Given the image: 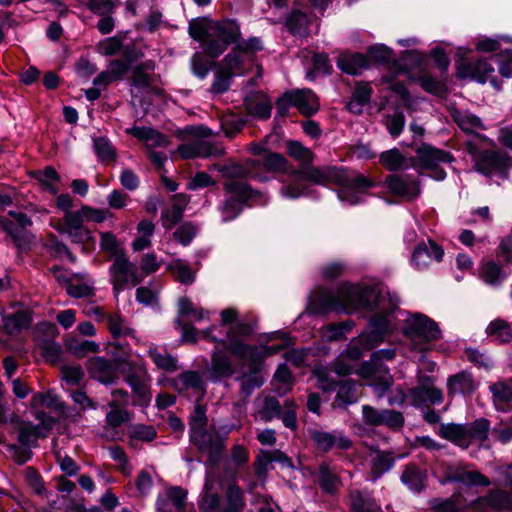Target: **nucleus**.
Returning <instances> with one entry per match:
<instances>
[{
	"instance_id": "1",
	"label": "nucleus",
	"mask_w": 512,
	"mask_h": 512,
	"mask_svg": "<svg viewBox=\"0 0 512 512\" xmlns=\"http://www.w3.org/2000/svg\"><path fill=\"white\" fill-rule=\"evenodd\" d=\"M379 295L366 285L342 283L336 289L319 288L310 298L312 314L329 312L353 313L360 308L373 309L379 305Z\"/></svg>"
},
{
	"instance_id": "2",
	"label": "nucleus",
	"mask_w": 512,
	"mask_h": 512,
	"mask_svg": "<svg viewBox=\"0 0 512 512\" xmlns=\"http://www.w3.org/2000/svg\"><path fill=\"white\" fill-rule=\"evenodd\" d=\"M291 176L318 185L335 184L351 190H363L374 185L364 175L343 167H315L310 164L300 169H291Z\"/></svg>"
},
{
	"instance_id": "3",
	"label": "nucleus",
	"mask_w": 512,
	"mask_h": 512,
	"mask_svg": "<svg viewBox=\"0 0 512 512\" xmlns=\"http://www.w3.org/2000/svg\"><path fill=\"white\" fill-rule=\"evenodd\" d=\"M208 418L206 409L202 405H196L189 421L190 442L199 452L208 455L207 463L216 465L224 451V439H221L214 430L207 429Z\"/></svg>"
},
{
	"instance_id": "4",
	"label": "nucleus",
	"mask_w": 512,
	"mask_h": 512,
	"mask_svg": "<svg viewBox=\"0 0 512 512\" xmlns=\"http://www.w3.org/2000/svg\"><path fill=\"white\" fill-rule=\"evenodd\" d=\"M113 214L109 209H98L83 205L75 213H67L64 224H58L55 228L59 233L65 234L72 243L82 245L86 251L85 244L93 239L91 230L84 226V222L102 223Z\"/></svg>"
},
{
	"instance_id": "5",
	"label": "nucleus",
	"mask_w": 512,
	"mask_h": 512,
	"mask_svg": "<svg viewBox=\"0 0 512 512\" xmlns=\"http://www.w3.org/2000/svg\"><path fill=\"white\" fill-rule=\"evenodd\" d=\"M209 32V39L203 44V52L211 58H218L230 45L235 46L243 40L241 26L234 19L210 22Z\"/></svg>"
},
{
	"instance_id": "6",
	"label": "nucleus",
	"mask_w": 512,
	"mask_h": 512,
	"mask_svg": "<svg viewBox=\"0 0 512 512\" xmlns=\"http://www.w3.org/2000/svg\"><path fill=\"white\" fill-rule=\"evenodd\" d=\"M466 149L472 157L474 169L487 176L507 178L512 168V157L501 150H480L471 141L466 142Z\"/></svg>"
},
{
	"instance_id": "7",
	"label": "nucleus",
	"mask_w": 512,
	"mask_h": 512,
	"mask_svg": "<svg viewBox=\"0 0 512 512\" xmlns=\"http://www.w3.org/2000/svg\"><path fill=\"white\" fill-rule=\"evenodd\" d=\"M264 49L260 37L252 36L241 40L221 61V66L233 75L241 73L245 65L254 61L256 53Z\"/></svg>"
},
{
	"instance_id": "8",
	"label": "nucleus",
	"mask_w": 512,
	"mask_h": 512,
	"mask_svg": "<svg viewBox=\"0 0 512 512\" xmlns=\"http://www.w3.org/2000/svg\"><path fill=\"white\" fill-rule=\"evenodd\" d=\"M197 134L198 137L190 139L178 147V152L183 159L221 156L224 153L222 146L206 139L212 135L209 128L199 127Z\"/></svg>"
},
{
	"instance_id": "9",
	"label": "nucleus",
	"mask_w": 512,
	"mask_h": 512,
	"mask_svg": "<svg viewBox=\"0 0 512 512\" xmlns=\"http://www.w3.org/2000/svg\"><path fill=\"white\" fill-rule=\"evenodd\" d=\"M108 273L116 294L127 288L135 287L142 281L136 265L127 256H120L114 259Z\"/></svg>"
},
{
	"instance_id": "10",
	"label": "nucleus",
	"mask_w": 512,
	"mask_h": 512,
	"mask_svg": "<svg viewBox=\"0 0 512 512\" xmlns=\"http://www.w3.org/2000/svg\"><path fill=\"white\" fill-rule=\"evenodd\" d=\"M290 106L296 107L305 116L316 113L320 107L317 96L310 89L286 92L276 102V108L280 115H285Z\"/></svg>"
},
{
	"instance_id": "11",
	"label": "nucleus",
	"mask_w": 512,
	"mask_h": 512,
	"mask_svg": "<svg viewBox=\"0 0 512 512\" xmlns=\"http://www.w3.org/2000/svg\"><path fill=\"white\" fill-rule=\"evenodd\" d=\"M453 157L448 152L435 149L427 144H421L418 147V168L421 167L429 172L427 176L435 180H443L446 172L440 164L451 163Z\"/></svg>"
},
{
	"instance_id": "12",
	"label": "nucleus",
	"mask_w": 512,
	"mask_h": 512,
	"mask_svg": "<svg viewBox=\"0 0 512 512\" xmlns=\"http://www.w3.org/2000/svg\"><path fill=\"white\" fill-rule=\"evenodd\" d=\"M126 383L132 390V404L147 407L152 400L150 391L151 378L143 365H136L125 375Z\"/></svg>"
},
{
	"instance_id": "13",
	"label": "nucleus",
	"mask_w": 512,
	"mask_h": 512,
	"mask_svg": "<svg viewBox=\"0 0 512 512\" xmlns=\"http://www.w3.org/2000/svg\"><path fill=\"white\" fill-rule=\"evenodd\" d=\"M221 326L227 327L226 339L227 349L232 353V346L235 342H244L243 338L253 333L251 324L238 319V311L235 308H227L221 311Z\"/></svg>"
},
{
	"instance_id": "14",
	"label": "nucleus",
	"mask_w": 512,
	"mask_h": 512,
	"mask_svg": "<svg viewBox=\"0 0 512 512\" xmlns=\"http://www.w3.org/2000/svg\"><path fill=\"white\" fill-rule=\"evenodd\" d=\"M282 349V346H265L262 348L248 345L245 342H235L232 346V354L243 361L249 362V371L258 372L262 360Z\"/></svg>"
},
{
	"instance_id": "15",
	"label": "nucleus",
	"mask_w": 512,
	"mask_h": 512,
	"mask_svg": "<svg viewBox=\"0 0 512 512\" xmlns=\"http://www.w3.org/2000/svg\"><path fill=\"white\" fill-rule=\"evenodd\" d=\"M442 339V331L437 322L418 313V352L432 351Z\"/></svg>"
},
{
	"instance_id": "16",
	"label": "nucleus",
	"mask_w": 512,
	"mask_h": 512,
	"mask_svg": "<svg viewBox=\"0 0 512 512\" xmlns=\"http://www.w3.org/2000/svg\"><path fill=\"white\" fill-rule=\"evenodd\" d=\"M309 435L315 445L317 451L328 453L333 448L340 450H348L352 446L351 440L341 431H324L312 429Z\"/></svg>"
},
{
	"instance_id": "17",
	"label": "nucleus",
	"mask_w": 512,
	"mask_h": 512,
	"mask_svg": "<svg viewBox=\"0 0 512 512\" xmlns=\"http://www.w3.org/2000/svg\"><path fill=\"white\" fill-rule=\"evenodd\" d=\"M226 476L229 482L224 490V504L221 512H244L246 500L243 490L237 485V470L227 468Z\"/></svg>"
},
{
	"instance_id": "18",
	"label": "nucleus",
	"mask_w": 512,
	"mask_h": 512,
	"mask_svg": "<svg viewBox=\"0 0 512 512\" xmlns=\"http://www.w3.org/2000/svg\"><path fill=\"white\" fill-rule=\"evenodd\" d=\"M493 73L494 67L486 59H461L457 63V76L462 79L470 78L485 83L492 77Z\"/></svg>"
},
{
	"instance_id": "19",
	"label": "nucleus",
	"mask_w": 512,
	"mask_h": 512,
	"mask_svg": "<svg viewBox=\"0 0 512 512\" xmlns=\"http://www.w3.org/2000/svg\"><path fill=\"white\" fill-rule=\"evenodd\" d=\"M363 420L370 426L385 425L392 429L400 428L404 419L400 412L395 410H376L372 406L364 405L362 407Z\"/></svg>"
},
{
	"instance_id": "20",
	"label": "nucleus",
	"mask_w": 512,
	"mask_h": 512,
	"mask_svg": "<svg viewBox=\"0 0 512 512\" xmlns=\"http://www.w3.org/2000/svg\"><path fill=\"white\" fill-rule=\"evenodd\" d=\"M479 387V382L474 375L467 370L459 371L448 376L446 380L447 394L449 397L461 395L463 397L470 396Z\"/></svg>"
},
{
	"instance_id": "21",
	"label": "nucleus",
	"mask_w": 512,
	"mask_h": 512,
	"mask_svg": "<svg viewBox=\"0 0 512 512\" xmlns=\"http://www.w3.org/2000/svg\"><path fill=\"white\" fill-rule=\"evenodd\" d=\"M511 505L512 497L508 492L502 489H494L489 491L486 496L471 503V512L502 511L510 508Z\"/></svg>"
},
{
	"instance_id": "22",
	"label": "nucleus",
	"mask_w": 512,
	"mask_h": 512,
	"mask_svg": "<svg viewBox=\"0 0 512 512\" xmlns=\"http://www.w3.org/2000/svg\"><path fill=\"white\" fill-rule=\"evenodd\" d=\"M446 478L450 482H458L467 487L489 486L490 480L478 470L469 469L464 465H452L447 468Z\"/></svg>"
},
{
	"instance_id": "23",
	"label": "nucleus",
	"mask_w": 512,
	"mask_h": 512,
	"mask_svg": "<svg viewBox=\"0 0 512 512\" xmlns=\"http://www.w3.org/2000/svg\"><path fill=\"white\" fill-rule=\"evenodd\" d=\"M379 163L390 172L413 168L416 164L414 156L406 149L392 148L379 155Z\"/></svg>"
},
{
	"instance_id": "24",
	"label": "nucleus",
	"mask_w": 512,
	"mask_h": 512,
	"mask_svg": "<svg viewBox=\"0 0 512 512\" xmlns=\"http://www.w3.org/2000/svg\"><path fill=\"white\" fill-rule=\"evenodd\" d=\"M86 369L91 378L103 384H111L117 377L115 364L104 357L89 358L86 361Z\"/></svg>"
},
{
	"instance_id": "25",
	"label": "nucleus",
	"mask_w": 512,
	"mask_h": 512,
	"mask_svg": "<svg viewBox=\"0 0 512 512\" xmlns=\"http://www.w3.org/2000/svg\"><path fill=\"white\" fill-rule=\"evenodd\" d=\"M362 378L369 380V385L374 386L380 392L388 390L392 384V378L385 368L378 366L376 362H366L356 371Z\"/></svg>"
},
{
	"instance_id": "26",
	"label": "nucleus",
	"mask_w": 512,
	"mask_h": 512,
	"mask_svg": "<svg viewBox=\"0 0 512 512\" xmlns=\"http://www.w3.org/2000/svg\"><path fill=\"white\" fill-rule=\"evenodd\" d=\"M315 481L319 484L321 490L326 494H335L342 486V481L338 475L336 467L328 462H322L312 473Z\"/></svg>"
},
{
	"instance_id": "27",
	"label": "nucleus",
	"mask_w": 512,
	"mask_h": 512,
	"mask_svg": "<svg viewBox=\"0 0 512 512\" xmlns=\"http://www.w3.org/2000/svg\"><path fill=\"white\" fill-rule=\"evenodd\" d=\"M187 492L181 487H171L158 496L156 507L158 512H183L186 505Z\"/></svg>"
},
{
	"instance_id": "28",
	"label": "nucleus",
	"mask_w": 512,
	"mask_h": 512,
	"mask_svg": "<svg viewBox=\"0 0 512 512\" xmlns=\"http://www.w3.org/2000/svg\"><path fill=\"white\" fill-rule=\"evenodd\" d=\"M450 115L462 131L465 133L475 134L482 140L486 139L485 136L478 134L479 130L486 129V126L478 116L467 110H459L456 108L450 110Z\"/></svg>"
},
{
	"instance_id": "29",
	"label": "nucleus",
	"mask_w": 512,
	"mask_h": 512,
	"mask_svg": "<svg viewBox=\"0 0 512 512\" xmlns=\"http://www.w3.org/2000/svg\"><path fill=\"white\" fill-rule=\"evenodd\" d=\"M492 404L497 411L508 412L512 409V385L506 381H497L489 385Z\"/></svg>"
},
{
	"instance_id": "30",
	"label": "nucleus",
	"mask_w": 512,
	"mask_h": 512,
	"mask_svg": "<svg viewBox=\"0 0 512 512\" xmlns=\"http://www.w3.org/2000/svg\"><path fill=\"white\" fill-rule=\"evenodd\" d=\"M387 189L403 199H412L416 193V182L410 176L390 174L385 179Z\"/></svg>"
},
{
	"instance_id": "31",
	"label": "nucleus",
	"mask_w": 512,
	"mask_h": 512,
	"mask_svg": "<svg viewBox=\"0 0 512 512\" xmlns=\"http://www.w3.org/2000/svg\"><path fill=\"white\" fill-rule=\"evenodd\" d=\"M216 477L212 471L207 470L204 492L199 503L201 512H221L220 498L215 489Z\"/></svg>"
},
{
	"instance_id": "32",
	"label": "nucleus",
	"mask_w": 512,
	"mask_h": 512,
	"mask_svg": "<svg viewBox=\"0 0 512 512\" xmlns=\"http://www.w3.org/2000/svg\"><path fill=\"white\" fill-rule=\"evenodd\" d=\"M208 372L213 381L231 376L235 372L232 359L223 350L213 351Z\"/></svg>"
},
{
	"instance_id": "33",
	"label": "nucleus",
	"mask_w": 512,
	"mask_h": 512,
	"mask_svg": "<svg viewBox=\"0 0 512 512\" xmlns=\"http://www.w3.org/2000/svg\"><path fill=\"white\" fill-rule=\"evenodd\" d=\"M189 202V198L184 194L173 196V202L170 208L162 211V225L165 229H172L183 218L184 210Z\"/></svg>"
},
{
	"instance_id": "34",
	"label": "nucleus",
	"mask_w": 512,
	"mask_h": 512,
	"mask_svg": "<svg viewBox=\"0 0 512 512\" xmlns=\"http://www.w3.org/2000/svg\"><path fill=\"white\" fill-rule=\"evenodd\" d=\"M172 385L180 393L193 390L196 393L203 394L205 391V381L196 371H185L179 374L173 379Z\"/></svg>"
},
{
	"instance_id": "35",
	"label": "nucleus",
	"mask_w": 512,
	"mask_h": 512,
	"mask_svg": "<svg viewBox=\"0 0 512 512\" xmlns=\"http://www.w3.org/2000/svg\"><path fill=\"white\" fill-rule=\"evenodd\" d=\"M176 324L180 327L182 332V338L186 342L195 343L199 339H205L211 342L224 344L223 338L216 337L213 333L217 329V326H211L205 330H197L192 325L182 322L180 319L176 320Z\"/></svg>"
},
{
	"instance_id": "36",
	"label": "nucleus",
	"mask_w": 512,
	"mask_h": 512,
	"mask_svg": "<svg viewBox=\"0 0 512 512\" xmlns=\"http://www.w3.org/2000/svg\"><path fill=\"white\" fill-rule=\"evenodd\" d=\"M2 323L3 329L8 335H16L30 327L32 315L29 310H19L13 314L3 316Z\"/></svg>"
},
{
	"instance_id": "37",
	"label": "nucleus",
	"mask_w": 512,
	"mask_h": 512,
	"mask_svg": "<svg viewBox=\"0 0 512 512\" xmlns=\"http://www.w3.org/2000/svg\"><path fill=\"white\" fill-rule=\"evenodd\" d=\"M109 406L111 410L106 414L104 429L106 436L115 440L119 438L116 429L129 420V413L125 409L118 407L115 401H111Z\"/></svg>"
},
{
	"instance_id": "38",
	"label": "nucleus",
	"mask_w": 512,
	"mask_h": 512,
	"mask_svg": "<svg viewBox=\"0 0 512 512\" xmlns=\"http://www.w3.org/2000/svg\"><path fill=\"white\" fill-rule=\"evenodd\" d=\"M41 436L38 425L24 424L19 428L18 440L25 447L18 455V462L24 463L31 457L30 446Z\"/></svg>"
},
{
	"instance_id": "39",
	"label": "nucleus",
	"mask_w": 512,
	"mask_h": 512,
	"mask_svg": "<svg viewBox=\"0 0 512 512\" xmlns=\"http://www.w3.org/2000/svg\"><path fill=\"white\" fill-rule=\"evenodd\" d=\"M155 63L147 60L132 68L131 82L136 88H149L154 82Z\"/></svg>"
},
{
	"instance_id": "40",
	"label": "nucleus",
	"mask_w": 512,
	"mask_h": 512,
	"mask_svg": "<svg viewBox=\"0 0 512 512\" xmlns=\"http://www.w3.org/2000/svg\"><path fill=\"white\" fill-rule=\"evenodd\" d=\"M444 255L443 249L430 238L418 242V268L427 267L431 261H441Z\"/></svg>"
},
{
	"instance_id": "41",
	"label": "nucleus",
	"mask_w": 512,
	"mask_h": 512,
	"mask_svg": "<svg viewBox=\"0 0 512 512\" xmlns=\"http://www.w3.org/2000/svg\"><path fill=\"white\" fill-rule=\"evenodd\" d=\"M350 510L351 512H381V506L369 493L355 490L350 492Z\"/></svg>"
},
{
	"instance_id": "42",
	"label": "nucleus",
	"mask_w": 512,
	"mask_h": 512,
	"mask_svg": "<svg viewBox=\"0 0 512 512\" xmlns=\"http://www.w3.org/2000/svg\"><path fill=\"white\" fill-rule=\"evenodd\" d=\"M253 165L262 166L267 171L289 173L291 175V167L287 159L278 153H266L258 159L252 161Z\"/></svg>"
},
{
	"instance_id": "43",
	"label": "nucleus",
	"mask_w": 512,
	"mask_h": 512,
	"mask_svg": "<svg viewBox=\"0 0 512 512\" xmlns=\"http://www.w3.org/2000/svg\"><path fill=\"white\" fill-rule=\"evenodd\" d=\"M468 447L473 443H483L488 439L490 422L485 418H478L470 423H465Z\"/></svg>"
},
{
	"instance_id": "44",
	"label": "nucleus",
	"mask_w": 512,
	"mask_h": 512,
	"mask_svg": "<svg viewBox=\"0 0 512 512\" xmlns=\"http://www.w3.org/2000/svg\"><path fill=\"white\" fill-rule=\"evenodd\" d=\"M478 276L483 282L492 286L500 284L506 278L501 265L494 260L482 262L478 269Z\"/></svg>"
},
{
	"instance_id": "45",
	"label": "nucleus",
	"mask_w": 512,
	"mask_h": 512,
	"mask_svg": "<svg viewBox=\"0 0 512 512\" xmlns=\"http://www.w3.org/2000/svg\"><path fill=\"white\" fill-rule=\"evenodd\" d=\"M442 400L443 393L434 386V377H425L422 381L418 376V401L439 404Z\"/></svg>"
},
{
	"instance_id": "46",
	"label": "nucleus",
	"mask_w": 512,
	"mask_h": 512,
	"mask_svg": "<svg viewBox=\"0 0 512 512\" xmlns=\"http://www.w3.org/2000/svg\"><path fill=\"white\" fill-rule=\"evenodd\" d=\"M439 435L461 448H468L465 424L448 423L439 427Z\"/></svg>"
},
{
	"instance_id": "47",
	"label": "nucleus",
	"mask_w": 512,
	"mask_h": 512,
	"mask_svg": "<svg viewBox=\"0 0 512 512\" xmlns=\"http://www.w3.org/2000/svg\"><path fill=\"white\" fill-rule=\"evenodd\" d=\"M372 95V88L368 83H359L356 85L351 100L347 108L354 114H360L364 106L369 103Z\"/></svg>"
},
{
	"instance_id": "48",
	"label": "nucleus",
	"mask_w": 512,
	"mask_h": 512,
	"mask_svg": "<svg viewBox=\"0 0 512 512\" xmlns=\"http://www.w3.org/2000/svg\"><path fill=\"white\" fill-rule=\"evenodd\" d=\"M358 399L359 393L355 381L346 380L340 383L335 398V404L338 407L346 408L348 405L356 403Z\"/></svg>"
},
{
	"instance_id": "49",
	"label": "nucleus",
	"mask_w": 512,
	"mask_h": 512,
	"mask_svg": "<svg viewBox=\"0 0 512 512\" xmlns=\"http://www.w3.org/2000/svg\"><path fill=\"white\" fill-rule=\"evenodd\" d=\"M486 334L494 341L500 343L512 342V328L510 324L503 319L491 321L485 330Z\"/></svg>"
},
{
	"instance_id": "50",
	"label": "nucleus",
	"mask_w": 512,
	"mask_h": 512,
	"mask_svg": "<svg viewBox=\"0 0 512 512\" xmlns=\"http://www.w3.org/2000/svg\"><path fill=\"white\" fill-rule=\"evenodd\" d=\"M107 327L114 338L126 336L134 337V329L129 325L128 321L118 313H110L107 315Z\"/></svg>"
},
{
	"instance_id": "51",
	"label": "nucleus",
	"mask_w": 512,
	"mask_h": 512,
	"mask_svg": "<svg viewBox=\"0 0 512 512\" xmlns=\"http://www.w3.org/2000/svg\"><path fill=\"white\" fill-rule=\"evenodd\" d=\"M374 345L376 344L370 339L368 334L363 333L358 338L351 340L343 353L347 356L348 360L357 361L363 356L365 351L371 349Z\"/></svg>"
},
{
	"instance_id": "52",
	"label": "nucleus",
	"mask_w": 512,
	"mask_h": 512,
	"mask_svg": "<svg viewBox=\"0 0 512 512\" xmlns=\"http://www.w3.org/2000/svg\"><path fill=\"white\" fill-rule=\"evenodd\" d=\"M99 245L101 251L113 260L120 256H127L123 245L112 232H101Z\"/></svg>"
},
{
	"instance_id": "53",
	"label": "nucleus",
	"mask_w": 512,
	"mask_h": 512,
	"mask_svg": "<svg viewBox=\"0 0 512 512\" xmlns=\"http://www.w3.org/2000/svg\"><path fill=\"white\" fill-rule=\"evenodd\" d=\"M282 405L277 398L267 396L263 399L260 407L256 412V417L261 421L270 422L275 418H280Z\"/></svg>"
},
{
	"instance_id": "54",
	"label": "nucleus",
	"mask_w": 512,
	"mask_h": 512,
	"mask_svg": "<svg viewBox=\"0 0 512 512\" xmlns=\"http://www.w3.org/2000/svg\"><path fill=\"white\" fill-rule=\"evenodd\" d=\"M433 507L435 512H466L468 508L471 509L469 501L460 493L453 494Z\"/></svg>"
},
{
	"instance_id": "55",
	"label": "nucleus",
	"mask_w": 512,
	"mask_h": 512,
	"mask_svg": "<svg viewBox=\"0 0 512 512\" xmlns=\"http://www.w3.org/2000/svg\"><path fill=\"white\" fill-rule=\"evenodd\" d=\"M93 148L99 161L104 163L116 161V149L107 137L100 136L93 138Z\"/></svg>"
},
{
	"instance_id": "56",
	"label": "nucleus",
	"mask_w": 512,
	"mask_h": 512,
	"mask_svg": "<svg viewBox=\"0 0 512 512\" xmlns=\"http://www.w3.org/2000/svg\"><path fill=\"white\" fill-rule=\"evenodd\" d=\"M287 153L301 165V168L312 164L314 160L313 152L298 141H288L286 145Z\"/></svg>"
},
{
	"instance_id": "57",
	"label": "nucleus",
	"mask_w": 512,
	"mask_h": 512,
	"mask_svg": "<svg viewBox=\"0 0 512 512\" xmlns=\"http://www.w3.org/2000/svg\"><path fill=\"white\" fill-rule=\"evenodd\" d=\"M32 408H39V407H47L54 409L59 412H63L65 408V404L60 400V398L48 391L45 393H35L30 401Z\"/></svg>"
},
{
	"instance_id": "58",
	"label": "nucleus",
	"mask_w": 512,
	"mask_h": 512,
	"mask_svg": "<svg viewBox=\"0 0 512 512\" xmlns=\"http://www.w3.org/2000/svg\"><path fill=\"white\" fill-rule=\"evenodd\" d=\"M224 188L227 193L242 203L255 196L256 192L246 182L241 180H227L224 183Z\"/></svg>"
},
{
	"instance_id": "59",
	"label": "nucleus",
	"mask_w": 512,
	"mask_h": 512,
	"mask_svg": "<svg viewBox=\"0 0 512 512\" xmlns=\"http://www.w3.org/2000/svg\"><path fill=\"white\" fill-rule=\"evenodd\" d=\"M67 350L78 358H83L89 353H97L99 345L90 340L70 338L66 341Z\"/></svg>"
},
{
	"instance_id": "60",
	"label": "nucleus",
	"mask_w": 512,
	"mask_h": 512,
	"mask_svg": "<svg viewBox=\"0 0 512 512\" xmlns=\"http://www.w3.org/2000/svg\"><path fill=\"white\" fill-rule=\"evenodd\" d=\"M367 66L366 57L362 54L344 55L338 60V67L345 73L356 75Z\"/></svg>"
},
{
	"instance_id": "61",
	"label": "nucleus",
	"mask_w": 512,
	"mask_h": 512,
	"mask_svg": "<svg viewBox=\"0 0 512 512\" xmlns=\"http://www.w3.org/2000/svg\"><path fill=\"white\" fill-rule=\"evenodd\" d=\"M248 113L260 119H267L271 114V103L264 97L256 96L246 100Z\"/></svg>"
},
{
	"instance_id": "62",
	"label": "nucleus",
	"mask_w": 512,
	"mask_h": 512,
	"mask_svg": "<svg viewBox=\"0 0 512 512\" xmlns=\"http://www.w3.org/2000/svg\"><path fill=\"white\" fill-rule=\"evenodd\" d=\"M390 320L387 314H376L372 317L369 324V337L375 343H379L382 340L384 334L389 331Z\"/></svg>"
},
{
	"instance_id": "63",
	"label": "nucleus",
	"mask_w": 512,
	"mask_h": 512,
	"mask_svg": "<svg viewBox=\"0 0 512 512\" xmlns=\"http://www.w3.org/2000/svg\"><path fill=\"white\" fill-rule=\"evenodd\" d=\"M82 3L97 16L114 14L120 5L119 0H82Z\"/></svg>"
},
{
	"instance_id": "64",
	"label": "nucleus",
	"mask_w": 512,
	"mask_h": 512,
	"mask_svg": "<svg viewBox=\"0 0 512 512\" xmlns=\"http://www.w3.org/2000/svg\"><path fill=\"white\" fill-rule=\"evenodd\" d=\"M394 464V459L386 453L378 452L371 460V474L373 479L379 478L382 474L389 471Z\"/></svg>"
}]
</instances>
